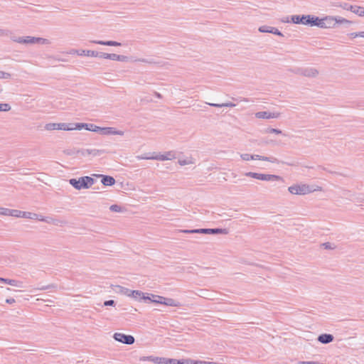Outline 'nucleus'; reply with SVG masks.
<instances>
[{
	"label": "nucleus",
	"instance_id": "2",
	"mask_svg": "<svg viewBox=\"0 0 364 364\" xmlns=\"http://www.w3.org/2000/svg\"><path fill=\"white\" fill-rule=\"evenodd\" d=\"M178 232H183L186 234H210V235H218V234H224L226 235L228 233V230L226 228H200V229H183V230H178Z\"/></svg>",
	"mask_w": 364,
	"mask_h": 364
},
{
	"label": "nucleus",
	"instance_id": "11",
	"mask_svg": "<svg viewBox=\"0 0 364 364\" xmlns=\"http://www.w3.org/2000/svg\"><path fill=\"white\" fill-rule=\"evenodd\" d=\"M113 338L115 341L127 345H132L135 342V338L133 336L122 333H115L113 335Z\"/></svg>",
	"mask_w": 364,
	"mask_h": 364
},
{
	"label": "nucleus",
	"instance_id": "9",
	"mask_svg": "<svg viewBox=\"0 0 364 364\" xmlns=\"http://www.w3.org/2000/svg\"><path fill=\"white\" fill-rule=\"evenodd\" d=\"M292 72L308 77H315L318 74V71L314 68H298L292 70Z\"/></svg>",
	"mask_w": 364,
	"mask_h": 364
},
{
	"label": "nucleus",
	"instance_id": "22",
	"mask_svg": "<svg viewBox=\"0 0 364 364\" xmlns=\"http://www.w3.org/2000/svg\"><path fill=\"white\" fill-rule=\"evenodd\" d=\"M252 156H254V157L252 159V160H261V161H269L271 163H279L278 159L273 156L267 157V156H260V155H257V154H252Z\"/></svg>",
	"mask_w": 364,
	"mask_h": 364
},
{
	"label": "nucleus",
	"instance_id": "7",
	"mask_svg": "<svg viewBox=\"0 0 364 364\" xmlns=\"http://www.w3.org/2000/svg\"><path fill=\"white\" fill-rule=\"evenodd\" d=\"M73 123H48L45 126L46 130H64L72 131Z\"/></svg>",
	"mask_w": 364,
	"mask_h": 364
},
{
	"label": "nucleus",
	"instance_id": "50",
	"mask_svg": "<svg viewBox=\"0 0 364 364\" xmlns=\"http://www.w3.org/2000/svg\"><path fill=\"white\" fill-rule=\"evenodd\" d=\"M129 60V57L126 56V55H118V60L117 61H120V62H127Z\"/></svg>",
	"mask_w": 364,
	"mask_h": 364
},
{
	"label": "nucleus",
	"instance_id": "13",
	"mask_svg": "<svg viewBox=\"0 0 364 364\" xmlns=\"http://www.w3.org/2000/svg\"><path fill=\"white\" fill-rule=\"evenodd\" d=\"M279 112H269L267 111H262L255 113V117L258 119H274L278 118L280 116Z\"/></svg>",
	"mask_w": 364,
	"mask_h": 364
},
{
	"label": "nucleus",
	"instance_id": "46",
	"mask_svg": "<svg viewBox=\"0 0 364 364\" xmlns=\"http://www.w3.org/2000/svg\"><path fill=\"white\" fill-rule=\"evenodd\" d=\"M166 358L162 357H156L154 363L156 364H164Z\"/></svg>",
	"mask_w": 364,
	"mask_h": 364
},
{
	"label": "nucleus",
	"instance_id": "29",
	"mask_svg": "<svg viewBox=\"0 0 364 364\" xmlns=\"http://www.w3.org/2000/svg\"><path fill=\"white\" fill-rule=\"evenodd\" d=\"M338 23L337 24H343L346 28H348L350 25L353 24L354 22L352 21H349L341 16H338Z\"/></svg>",
	"mask_w": 364,
	"mask_h": 364
},
{
	"label": "nucleus",
	"instance_id": "16",
	"mask_svg": "<svg viewBox=\"0 0 364 364\" xmlns=\"http://www.w3.org/2000/svg\"><path fill=\"white\" fill-rule=\"evenodd\" d=\"M259 31L261 33H270L279 36H283V34L277 28L268 26H262L259 28Z\"/></svg>",
	"mask_w": 364,
	"mask_h": 364
},
{
	"label": "nucleus",
	"instance_id": "60",
	"mask_svg": "<svg viewBox=\"0 0 364 364\" xmlns=\"http://www.w3.org/2000/svg\"><path fill=\"white\" fill-rule=\"evenodd\" d=\"M154 95H155L157 98H159V99H161V98H162V95H161L160 93L157 92H154Z\"/></svg>",
	"mask_w": 364,
	"mask_h": 364
},
{
	"label": "nucleus",
	"instance_id": "61",
	"mask_svg": "<svg viewBox=\"0 0 364 364\" xmlns=\"http://www.w3.org/2000/svg\"><path fill=\"white\" fill-rule=\"evenodd\" d=\"M183 360L184 359H181V360L176 359V364H183Z\"/></svg>",
	"mask_w": 364,
	"mask_h": 364
},
{
	"label": "nucleus",
	"instance_id": "1",
	"mask_svg": "<svg viewBox=\"0 0 364 364\" xmlns=\"http://www.w3.org/2000/svg\"><path fill=\"white\" fill-rule=\"evenodd\" d=\"M95 182V179L90 176H82L78 178H70L69 183L76 190L87 189Z\"/></svg>",
	"mask_w": 364,
	"mask_h": 364
},
{
	"label": "nucleus",
	"instance_id": "39",
	"mask_svg": "<svg viewBox=\"0 0 364 364\" xmlns=\"http://www.w3.org/2000/svg\"><path fill=\"white\" fill-rule=\"evenodd\" d=\"M156 356L149 355V356H143L139 358L140 361H151L154 363Z\"/></svg>",
	"mask_w": 364,
	"mask_h": 364
},
{
	"label": "nucleus",
	"instance_id": "3",
	"mask_svg": "<svg viewBox=\"0 0 364 364\" xmlns=\"http://www.w3.org/2000/svg\"><path fill=\"white\" fill-rule=\"evenodd\" d=\"M13 41L21 44H49L50 41L46 38L34 36H25V37H14L11 38Z\"/></svg>",
	"mask_w": 364,
	"mask_h": 364
},
{
	"label": "nucleus",
	"instance_id": "63",
	"mask_svg": "<svg viewBox=\"0 0 364 364\" xmlns=\"http://www.w3.org/2000/svg\"><path fill=\"white\" fill-rule=\"evenodd\" d=\"M283 164H285L288 166H294L295 164L294 163H288V162H282Z\"/></svg>",
	"mask_w": 364,
	"mask_h": 364
},
{
	"label": "nucleus",
	"instance_id": "18",
	"mask_svg": "<svg viewBox=\"0 0 364 364\" xmlns=\"http://www.w3.org/2000/svg\"><path fill=\"white\" fill-rule=\"evenodd\" d=\"M0 282H3L7 284H9L11 286L16 287L18 288H23V283L21 281L15 280V279H6L3 277H0Z\"/></svg>",
	"mask_w": 364,
	"mask_h": 364
},
{
	"label": "nucleus",
	"instance_id": "23",
	"mask_svg": "<svg viewBox=\"0 0 364 364\" xmlns=\"http://www.w3.org/2000/svg\"><path fill=\"white\" fill-rule=\"evenodd\" d=\"M162 304L166 305V306H176V307L181 306V304L179 301H178L172 298L164 297Z\"/></svg>",
	"mask_w": 364,
	"mask_h": 364
},
{
	"label": "nucleus",
	"instance_id": "54",
	"mask_svg": "<svg viewBox=\"0 0 364 364\" xmlns=\"http://www.w3.org/2000/svg\"><path fill=\"white\" fill-rule=\"evenodd\" d=\"M191 161H188V160H178V164L181 165V166H185V165H187V164H191Z\"/></svg>",
	"mask_w": 364,
	"mask_h": 364
},
{
	"label": "nucleus",
	"instance_id": "47",
	"mask_svg": "<svg viewBox=\"0 0 364 364\" xmlns=\"http://www.w3.org/2000/svg\"><path fill=\"white\" fill-rule=\"evenodd\" d=\"M118 54L115 53H108L107 59L112 60H118Z\"/></svg>",
	"mask_w": 364,
	"mask_h": 364
},
{
	"label": "nucleus",
	"instance_id": "59",
	"mask_svg": "<svg viewBox=\"0 0 364 364\" xmlns=\"http://www.w3.org/2000/svg\"><path fill=\"white\" fill-rule=\"evenodd\" d=\"M352 196H353V195L350 193V191H345V193H344V196H346V197H351Z\"/></svg>",
	"mask_w": 364,
	"mask_h": 364
},
{
	"label": "nucleus",
	"instance_id": "41",
	"mask_svg": "<svg viewBox=\"0 0 364 364\" xmlns=\"http://www.w3.org/2000/svg\"><path fill=\"white\" fill-rule=\"evenodd\" d=\"M321 246L323 247L326 250H333L336 247L334 245L328 242L321 244Z\"/></svg>",
	"mask_w": 364,
	"mask_h": 364
},
{
	"label": "nucleus",
	"instance_id": "27",
	"mask_svg": "<svg viewBox=\"0 0 364 364\" xmlns=\"http://www.w3.org/2000/svg\"><path fill=\"white\" fill-rule=\"evenodd\" d=\"M116 288L117 289V290H116L117 292L122 294H124L127 296H130V294H131V292L132 290L131 289H129L126 287H122V286H119V285H117L116 286Z\"/></svg>",
	"mask_w": 364,
	"mask_h": 364
},
{
	"label": "nucleus",
	"instance_id": "51",
	"mask_svg": "<svg viewBox=\"0 0 364 364\" xmlns=\"http://www.w3.org/2000/svg\"><path fill=\"white\" fill-rule=\"evenodd\" d=\"M176 359L166 358L164 364H176Z\"/></svg>",
	"mask_w": 364,
	"mask_h": 364
},
{
	"label": "nucleus",
	"instance_id": "28",
	"mask_svg": "<svg viewBox=\"0 0 364 364\" xmlns=\"http://www.w3.org/2000/svg\"><path fill=\"white\" fill-rule=\"evenodd\" d=\"M76 53L78 55H86L89 57H95V51L91 50H77Z\"/></svg>",
	"mask_w": 364,
	"mask_h": 364
},
{
	"label": "nucleus",
	"instance_id": "24",
	"mask_svg": "<svg viewBox=\"0 0 364 364\" xmlns=\"http://www.w3.org/2000/svg\"><path fill=\"white\" fill-rule=\"evenodd\" d=\"M175 158V154L172 151H168L166 154H159L154 156L156 160H171Z\"/></svg>",
	"mask_w": 364,
	"mask_h": 364
},
{
	"label": "nucleus",
	"instance_id": "12",
	"mask_svg": "<svg viewBox=\"0 0 364 364\" xmlns=\"http://www.w3.org/2000/svg\"><path fill=\"white\" fill-rule=\"evenodd\" d=\"M20 213H17L16 218H28L32 220H38L40 221L50 223V221L48 220L47 218H45L42 215H39L36 213H31V212H26V211H21L18 210Z\"/></svg>",
	"mask_w": 364,
	"mask_h": 364
},
{
	"label": "nucleus",
	"instance_id": "36",
	"mask_svg": "<svg viewBox=\"0 0 364 364\" xmlns=\"http://www.w3.org/2000/svg\"><path fill=\"white\" fill-rule=\"evenodd\" d=\"M266 132L270 133V134H282V131L281 129L271 128V127L267 128L266 130Z\"/></svg>",
	"mask_w": 364,
	"mask_h": 364
},
{
	"label": "nucleus",
	"instance_id": "42",
	"mask_svg": "<svg viewBox=\"0 0 364 364\" xmlns=\"http://www.w3.org/2000/svg\"><path fill=\"white\" fill-rule=\"evenodd\" d=\"M107 55H108V53H103V52L95 51V57L100 58L107 59Z\"/></svg>",
	"mask_w": 364,
	"mask_h": 364
},
{
	"label": "nucleus",
	"instance_id": "62",
	"mask_svg": "<svg viewBox=\"0 0 364 364\" xmlns=\"http://www.w3.org/2000/svg\"><path fill=\"white\" fill-rule=\"evenodd\" d=\"M356 201L357 202H363V201H364V198H362L360 197H358V198H356Z\"/></svg>",
	"mask_w": 364,
	"mask_h": 364
},
{
	"label": "nucleus",
	"instance_id": "49",
	"mask_svg": "<svg viewBox=\"0 0 364 364\" xmlns=\"http://www.w3.org/2000/svg\"><path fill=\"white\" fill-rule=\"evenodd\" d=\"M104 306H114L115 301L114 300H107L104 302Z\"/></svg>",
	"mask_w": 364,
	"mask_h": 364
},
{
	"label": "nucleus",
	"instance_id": "34",
	"mask_svg": "<svg viewBox=\"0 0 364 364\" xmlns=\"http://www.w3.org/2000/svg\"><path fill=\"white\" fill-rule=\"evenodd\" d=\"M122 209H123V208L122 206L117 205V204L112 205L109 207V210L112 212H115V213H120L122 211Z\"/></svg>",
	"mask_w": 364,
	"mask_h": 364
},
{
	"label": "nucleus",
	"instance_id": "38",
	"mask_svg": "<svg viewBox=\"0 0 364 364\" xmlns=\"http://www.w3.org/2000/svg\"><path fill=\"white\" fill-rule=\"evenodd\" d=\"M348 36L351 38H356V37H362V38H364V31H361V32H355V33H350L348 34Z\"/></svg>",
	"mask_w": 364,
	"mask_h": 364
},
{
	"label": "nucleus",
	"instance_id": "35",
	"mask_svg": "<svg viewBox=\"0 0 364 364\" xmlns=\"http://www.w3.org/2000/svg\"><path fill=\"white\" fill-rule=\"evenodd\" d=\"M341 6L343 9L347 10V11H350L351 12H353V11L355 9V8H354V6H353V5H350L349 4L346 3V2L342 3V4H341Z\"/></svg>",
	"mask_w": 364,
	"mask_h": 364
},
{
	"label": "nucleus",
	"instance_id": "64",
	"mask_svg": "<svg viewBox=\"0 0 364 364\" xmlns=\"http://www.w3.org/2000/svg\"><path fill=\"white\" fill-rule=\"evenodd\" d=\"M206 364H218V363H215V362H208V361H206Z\"/></svg>",
	"mask_w": 364,
	"mask_h": 364
},
{
	"label": "nucleus",
	"instance_id": "31",
	"mask_svg": "<svg viewBox=\"0 0 364 364\" xmlns=\"http://www.w3.org/2000/svg\"><path fill=\"white\" fill-rule=\"evenodd\" d=\"M80 149L73 148V149H70L65 150L64 153L66 155H68V156H75V155H77V154H80Z\"/></svg>",
	"mask_w": 364,
	"mask_h": 364
},
{
	"label": "nucleus",
	"instance_id": "8",
	"mask_svg": "<svg viewBox=\"0 0 364 364\" xmlns=\"http://www.w3.org/2000/svg\"><path fill=\"white\" fill-rule=\"evenodd\" d=\"M107 153L105 149H80V155L83 157L92 159L93 157L100 156L103 154Z\"/></svg>",
	"mask_w": 364,
	"mask_h": 364
},
{
	"label": "nucleus",
	"instance_id": "5",
	"mask_svg": "<svg viewBox=\"0 0 364 364\" xmlns=\"http://www.w3.org/2000/svg\"><path fill=\"white\" fill-rule=\"evenodd\" d=\"M245 176L251 177L261 181H282L283 178L277 175L274 174H264L255 172H245Z\"/></svg>",
	"mask_w": 364,
	"mask_h": 364
},
{
	"label": "nucleus",
	"instance_id": "4",
	"mask_svg": "<svg viewBox=\"0 0 364 364\" xmlns=\"http://www.w3.org/2000/svg\"><path fill=\"white\" fill-rule=\"evenodd\" d=\"M321 187L318 186L317 188H313L312 186H310L307 184H301V185H294L289 187L288 191L291 194L295 195H306L310 193H312L315 191H321Z\"/></svg>",
	"mask_w": 364,
	"mask_h": 364
},
{
	"label": "nucleus",
	"instance_id": "26",
	"mask_svg": "<svg viewBox=\"0 0 364 364\" xmlns=\"http://www.w3.org/2000/svg\"><path fill=\"white\" fill-rule=\"evenodd\" d=\"M149 296L150 299H147V301L160 304H163L164 296L152 294H149Z\"/></svg>",
	"mask_w": 364,
	"mask_h": 364
},
{
	"label": "nucleus",
	"instance_id": "58",
	"mask_svg": "<svg viewBox=\"0 0 364 364\" xmlns=\"http://www.w3.org/2000/svg\"><path fill=\"white\" fill-rule=\"evenodd\" d=\"M194 364H206L205 360H194Z\"/></svg>",
	"mask_w": 364,
	"mask_h": 364
},
{
	"label": "nucleus",
	"instance_id": "20",
	"mask_svg": "<svg viewBox=\"0 0 364 364\" xmlns=\"http://www.w3.org/2000/svg\"><path fill=\"white\" fill-rule=\"evenodd\" d=\"M98 176L102 177L101 182L104 186H112L114 185L116 182L115 179L111 176L98 175Z\"/></svg>",
	"mask_w": 364,
	"mask_h": 364
},
{
	"label": "nucleus",
	"instance_id": "10",
	"mask_svg": "<svg viewBox=\"0 0 364 364\" xmlns=\"http://www.w3.org/2000/svg\"><path fill=\"white\" fill-rule=\"evenodd\" d=\"M73 130H81L85 129L87 131L98 132L101 134L102 127H98L94 124L87 123H73Z\"/></svg>",
	"mask_w": 364,
	"mask_h": 364
},
{
	"label": "nucleus",
	"instance_id": "19",
	"mask_svg": "<svg viewBox=\"0 0 364 364\" xmlns=\"http://www.w3.org/2000/svg\"><path fill=\"white\" fill-rule=\"evenodd\" d=\"M334 339V336L330 333H322L318 336V341L323 344L331 343Z\"/></svg>",
	"mask_w": 364,
	"mask_h": 364
},
{
	"label": "nucleus",
	"instance_id": "30",
	"mask_svg": "<svg viewBox=\"0 0 364 364\" xmlns=\"http://www.w3.org/2000/svg\"><path fill=\"white\" fill-rule=\"evenodd\" d=\"M325 22L323 18H320L318 16H315L314 26H318L319 28H325L324 27Z\"/></svg>",
	"mask_w": 364,
	"mask_h": 364
},
{
	"label": "nucleus",
	"instance_id": "44",
	"mask_svg": "<svg viewBox=\"0 0 364 364\" xmlns=\"http://www.w3.org/2000/svg\"><path fill=\"white\" fill-rule=\"evenodd\" d=\"M240 157L244 161H249V160H252V159L254 157V156H252V154H242L240 155Z\"/></svg>",
	"mask_w": 364,
	"mask_h": 364
},
{
	"label": "nucleus",
	"instance_id": "17",
	"mask_svg": "<svg viewBox=\"0 0 364 364\" xmlns=\"http://www.w3.org/2000/svg\"><path fill=\"white\" fill-rule=\"evenodd\" d=\"M323 21L325 22V28H334L338 23V16H326L323 18Z\"/></svg>",
	"mask_w": 364,
	"mask_h": 364
},
{
	"label": "nucleus",
	"instance_id": "40",
	"mask_svg": "<svg viewBox=\"0 0 364 364\" xmlns=\"http://www.w3.org/2000/svg\"><path fill=\"white\" fill-rule=\"evenodd\" d=\"M10 109H11V106L9 104H7V103L0 104V111L7 112V111H9Z\"/></svg>",
	"mask_w": 364,
	"mask_h": 364
},
{
	"label": "nucleus",
	"instance_id": "37",
	"mask_svg": "<svg viewBox=\"0 0 364 364\" xmlns=\"http://www.w3.org/2000/svg\"><path fill=\"white\" fill-rule=\"evenodd\" d=\"M58 286L55 284H50L46 286H42L41 287L37 288L38 290H47L50 289H57Z\"/></svg>",
	"mask_w": 364,
	"mask_h": 364
},
{
	"label": "nucleus",
	"instance_id": "52",
	"mask_svg": "<svg viewBox=\"0 0 364 364\" xmlns=\"http://www.w3.org/2000/svg\"><path fill=\"white\" fill-rule=\"evenodd\" d=\"M206 104L211 107H223V103L219 104V103L206 102Z\"/></svg>",
	"mask_w": 364,
	"mask_h": 364
},
{
	"label": "nucleus",
	"instance_id": "48",
	"mask_svg": "<svg viewBox=\"0 0 364 364\" xmlns=\"http://www.w3.org/2000/svg\"><path fill=\"white\" fill-rule=\"evenodd\" d=\"M10 33H11V31L9 30L0 28V36H8Z\"/></svg>",
	"mask_w": 364,
	"mask_h": 364
},
{
	"label": "nucleus",
	"instance_id": "43",
	"mask_svg": "<svg viewBox=\"0 0 364 364\" xmlns=\"http://www.w3.org/2000/svg\"><path fill=\"white\" fill-rule=\"evenodd\" d=\"M11 77V75L10 73L0 71V79H9Z\"/></svg>",
	"mask_w": 364,
	"mask_h": 364
},
{
	"label": "nucleus",
	"instance_id": "56",
	"mask_svg": "<svg viewBox=\"0 0 364 364\" xmlns=\"http://www.w3.org/2000/svg\"><path fill=\"white\" fill-rule=\"evenodd\" d=\"M183 364H194V360L191 358L184 359Z\"/></svg>",
	"mask_w": 364,
	"mask_h": 364
},
{
	"label": "nucleus",
	"instance_id": "25",
	"mask_svg": "<svg viewBox=\"0 0 364 364\" xmlns=\"http://www.w3.org/2000/svg\"><path fill=\"white\" fill-rule=\"evenodd\" d=\"M17 213H20L18 212V210H12L5 208H0V215L16 217Z\"/></svg>",
	"mask_w": 364,
	"mask_h": 364
},
{
	"label": "nucleus",
	"instance_id": "53",
	"mask_svg": "<svg viewBox=\"0 0 364 364\" xmlns=\"http://www.w3.org/2000/svg\"><path fill=\"white\" fill-rule=\"evenodd\" d=\"M136 158L138 159H154V156H148L146 155L137 156Z\"/></svg>",
	"mask_w": 364,
	"mask_h": 364
},
{
	"label": "nucleus",
	"instance_id": "14",
	"mask_svg": "<svg viewBox=\"0 0 364 364\" xmlns=\"http://www.w3.org/2000/svg\"><path fill=\"white\" fill-rule=\"evenodd\" d=\"M130 297L139 301H144L145 302H147V299H150L149 294H144L139 290H132Z\"/></svg>",
	"mask_w": 364,
	"mask_h": 364
},
{
	"label": "nucleus",
	"instance_id": "57",
	"mask_svg": "<svg viewBox=\"0 0 364 364\" xmlns=\"http://www.w3.org/2000/svg\"><path fill=\"white\" fill-rule=\"evenodd\" d=\"M6 302L9 304H12L15 303V299L14 298L6 299Z\"/></svg>",
	"mask_w": 364,
	"mask_h": 364
},
{
	"label": "nucleus",
	"instance_id": "33",
	"mask_svg": "<svg viewBox=\"0 0 364 364\" xmlns=\"http://www.w3.org/2000/svg\"><path fill=\"white\" fill-rule=\"evenodd\" d=\"M354 8H355L353 13L360 16H364V7L359 6H354Z\"/></svg>",
	"mask_w": 364,
	"mask_h": 364
},
{
	"label": "nucleus",
	"instance_id": "6",
	"mask_svg": "<svg viewBox=\"0 0 364 364\" xmlns=\"http://www.w3.org/2000/svg\"><path fill=\"white\" fill-rule=\"evenodd\" d=\"M315 16L313 15H293L291 22L296 24L309 25L314 26Z\"/></svg>",
	"mask_w": 364,
	"mask_h": 364
},
{
	"label": "nucleus",
	"instance_id": "21",
	"mask_svg": "<svg viewBox=\"0 0 364 364\" xmlns=\"http://www.w3.org/2000/svg\"><path fill=\"white\" fill-rule=\"evenodd\" d=\"M90 42L92 43H95V44H99V45L107 46H122L121 43L114 41H91Z\"/></svg>",
	"mask_w": 364,
	"mask_h": 364
},
{
	"label": "nucleus",
	"instance_id": "15",
	"mask_svg": "<svg viewBox=\"0 0 364 364\" xmlns=\"http://www.w3.org/2000/svg\"><path fill=\"white\" fill-rule=\"evenodd\" d=\"M124 132L117 130L114 127H102L101 134L102 135H120L123 136Z\"/></svg>",
	"mask_w": 364,
	"mask_h": 364
},
{
	"label": "nucleus",
	"instance_id": "55",
	"mask_svg": "<svg viewBox=\"0 0 364 364\" xmlns=\"http://www.w3.org/2000/svg\"><path fill=\"white\" fill-rule=\"evenodd\" d=\"M235 107V104L232 102H225L223 103V107Z\"/></svg>",
	"mask_w": 364,
	"mask_h": 364
},
{
	"label": "nucleus",
	"instance_id": "32",
	"mask_svg": "<svg viewBox=\"0 0 364 364\" xmlns=\"http://www.w3.org/2000/svg\"><path fill=\"white\" fill-rule=\"evenodd\" d=\"M136 62H141L147 64H159V62L155 61L153 58H138L135 60Z\"/></svg>",
	"mask_w": 364,
	"mask_h": 364
},
{
	"label": "nucleus",
	"instance_id": "45",
	"mask_svg": "<svg viewBox=\"0 0 364 364\" xmlns=\"http://www.w3.org/2000/svg\"><path fill=\"white\" fill-rule=\"evenodd\" d=\"M200 292V294H199L198 296L205 299H209V294L207 291L201 289Z\"/></svg>",
	"mask_w": 364,
	"mask_h": 364
}]
</instances>
